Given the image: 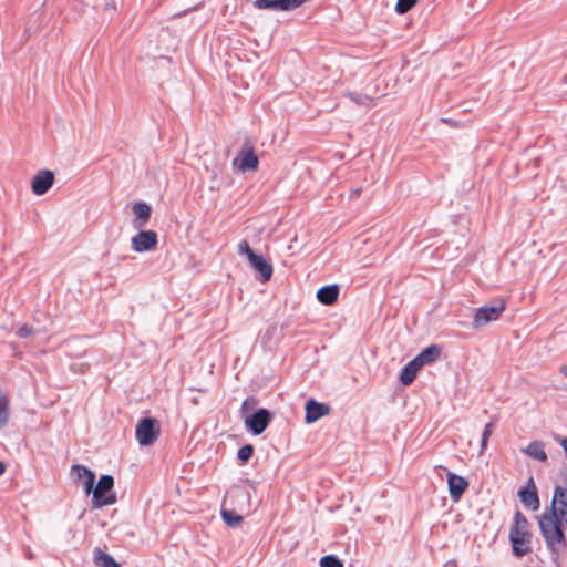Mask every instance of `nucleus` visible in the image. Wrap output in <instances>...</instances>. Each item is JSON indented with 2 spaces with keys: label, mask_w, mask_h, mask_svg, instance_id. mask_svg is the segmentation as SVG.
Masks as SVG:
<instances>
[{
  "label": "nucleus",
  "mask_w": 567,
  "mask_h": 567,
  "mask_svg": "<svg viewBox=\"0 0 567 567\" xmlns=\"http://www.w3.org/2000/svg\"><path fill=\"white\" fill-rule=\"evenodd\" d=\"M422 369L419 361L414 358L401 371L400 381L403 385H410Z\"/></svg>",
  "instance_id": "obj_16"
},
{
  "label": "nucleus",
  "mask_w": 567,
  "mask_h": 567,
  "mask_svg": "<svg viewBox=\"0 0 567 567\" xmlns=\"http://www.w3.org/2000/svg\"><path fill=\"white\" fill-rule=\"evenodd\" d=\"M527 519L519 512L515 515V525L511 528L509 540L513 546V553L517 557H522L529 551L526 546L528 533H527Z\"/></svg>",
  "instance_id": "obj_3"
},
{
  "label": "nucleus",
  "mask_w": 567,
  "mask_h": 567,
  "mask_svg": "<svg viewBox=\"0 0 567 567\" xmlns=\"http://www.w3.org/2000/svg\"><path fill=\"white\" fill-rule=\"evenodd\" d=\"M18 336L20 338H28L30 336H32L33 331L32 329L28 326V324H22L19 329H18Z\"/></svg>",
  "instance_id": "obj_30"
},
{
  "label": "nucleus",
  "mask_w": 567,
  "mask_h": 567,
  "mask_svg": "<svg viewBox=\"0 0 567 567\" xmlns=\"http://www.w3.org/2000/svg\"><path fill=\"white\" fill-rule=\"evenodd\" d=\"M360 192H361V189H360V188H357V189H354V190H353V194H354L355 196H359Z\"/></svg>",
  "instance_id": "obj_37"
},
{
  "label": "nucleus",
  "mask_w": 567,
  "mask_h": 567,
  "mask_svg": "<svg viewBox=\"0 0 567 567\" xmlns=\"http://www.w3.org/2000/svg\"><path fill=\"white\" fill-rule=\"evenodd\" d=\"M221 516L226 525H228L229 527H236L243 520V517L236 514L234 511L223 509Z\"/></svg>",
  "instance_id": "obj_23"
},
{
  "label": "nucleus",
  "mask_w": 567,
  "mask_h": 567,
  "mask_svg": "<svg viewBox=\"0 0 567 567\" xmlns=\"http://www.w3.org/2000/svg\"><path fill=\"white\" fill-rule=\"evenodd\" d=\"M114 487L113 476L105 474L100 477L96 485H93L92 494V507L101 508L107 505L116 503V495L112 492Z\"/></svg>",
  "instance_id": "obj_2"
},
{
  "label": "nucleus",
  "mask_w": 567,
  "mask_h": 567,
  "mask_svg": "<svg viewBox=\"0 0 567 567\" xmlns=\"http://www.w3.org/2000/svg\"><path fill=\"white\" fill-rule=\"evenodd\" d=\"M6 471V465L0 461V475H2Z\"/></svg>",
  "instance_id": "obj_36"
},
{
  "label": "nucleus",
  "mask_w": 567,
  "mask_h": 567,
  "mask_svg": "<svg viewBox=\"0 0 567 567\" xmlns=\"http://www.w3.org/2000/svg\"><path fill=\"white\" fill-rule=\"evenodd\" d=\"M447 484L451 498L455 502L461 498L468 486V482L464 477L452 472H447Z\"/></svg>",
  "instance_id": "obj_12"
},
{
  "label": "nucleus",
  "mask_w": 567,
  "mask_h": 567,
  "mask_svg": "<svg viewBox=\"0 0 567 567\" xmlns=\"http://www.w3.org/2000/svg\"><path fill=\"white\" fill-rule=\"evenodd\" d=\"M505 301L498 300L493 305H485L475 311L473 327L481 328L497 320L505 310Z\"/></svg>",
  "instance_id": "obj_5"
},
{
  "label": "nucleus",
  "mask_w": 567,
  "mask_h": 567,
  "mask_svg": "<svg viewBox=\"0 0 567 567\" xmlns=\"http://www.w3.org/2000/svg\"><path fill=\"white\" fill-rule=\"evenodd\" d=\"M10 403L7 394L0 389V429L9 422Z\"/></svg>",
  "instance_id": "obj_22"
},
{
  "label": "nucleus",
  "mask_w": 567,
  "mask_h": 567,
  "mask_svg": "<svg viewBox=\"0 0 567 567\" xmlns=\"http://www.w3.org/2000/svg\"><path fill=\"white\" fill-rule=\"evenodd\" d=\"M135 216V227H143L150 219L151 207L145 203H137L132 208Z\"/></svg>",
  "instance_id": "obj_19"
},
{
  "label": "nucleus",
  "mask_w": 567,
  "mask_h": 567,
  "mask_svg": "<svg viewBox=\"0 0 567 567\" xmlns=\"http://www.w3.org/2000/svg\"><path fill=\"white\" fill-rule=\"evenodd\" d=\"M238 254L239 255H245L247 257V259L249 260L252 256H255L256 254L251 250L249 244L247 240H241L239 244H238Z\"/></svg>",
  "instance_id": "obj_29"
},
{
  "label": "nucleus",
  "mask_w": 567,
  "mask_h": 567,
  "mask_svg": "<svg viewBox=\"0 0 567 567\" xmlns=\"http://www.w3.org/2000/svg\"><path fill=\"white\" fill-rule=\"evenodd\" d=\"M307 0H255L258 10L290 11L301 7Z\"/></svg>",
  "instance_id": "obj_6"
},
{
  "label": "nucleus",
  "mask_w": 567,
  "mask_h": 567,
  "mask_svg": "<svg viewBox=\"0 0 567 567\" xmlns=\"http://www.w3.org/2000/svg\"><path fill=\"white\" fill-rule=\"evenodd\" d=\"M416 2L417 0H398L395 4V11L399 14L406 13L416 4Z\"/></svg>",
  "instance_id": "obj_24"
},
{
  "label": "nucleus",
  "mask_w": 567,
  "mask_h": 567,
  "mask_svg": "<svg viewBox=\"0 0 567 567\" xmlns=\"http://www.w3.org/2000/svg\"><path fill=\"white\" fill-rule=\"evenodd\" d=\"M559 444L561 446V449L564 450V452L566 453L567 455V437H563L559 440Z\"/></svg>",
  "instance_id": "obj_33"
},
{
  "label": "nucleus",
  "mask_w": 567,
  "mask_h": 567,
  "mask_svg": "<svg viewBox=\"0 0 567 567\" xmlns=\"http://www.w3.org/2000/svg\"><path fill=\"white\" fill-rule=\"evenodd\" d=\"M494 424L487 423L483 430L482 439H481V453H483L487 447V442L493 433Z\"/></svg>",
  "instance_id": "obj_26"
},
{
  "label": "nucleus",
  "mask_w": 567,
  "mask_h": 567,
  "mask_svg": "<svg viewBox=\"0 0 567 567\" xmlns=\"http://www.w3.org/2000/svg\"><path fill=\"white\" fill-rule=\"evenodd\" d=\"M339 296V287L337 285L324 286L317 291L318 300L326 306L333 305Z\"/></svg>",
  "instance_id": "obj_17"
},
{
  "label": "nucleus",
  "mask_w": 567,
  "mask_h": 567,
  "mask_svg": "<svg viewBox=\"0 0 567 567\" xmlns=\"http://www.w3.org/2000/svg\"><path fill=\"white\" fill-rule=\"evenodd\" d=\"M319 564L320 567H343L342 561L333 555L323 556Z\"/></svg>",
  "instance_id": "obj_25"
},
{
  "label": "nucleus",
  "mask_w": 567,
  "mask_h": 567,
  "mask_svg": "<svg viewBox=\"0 0 567 567\" xmlns=\"http://www.w3.org/2000/svg\"><path fill=\"white\" fill-rule=\"evenodd\" d=\"M157 246V234L154 230H141L132 238V248L136 252H144Z\"/></svg>",
  "instance_id": "obj_9"
},
{
  "label": "nucleus",
  "mask_w": 567,
  "mask_h": 567,
  "mask_svg": "<svg viewBox=\"0 0 567 567\" xmlns=\"http://www.w3.org/2000/svg\"><path fill=\"white\" fill-rule=\"evenodd\" d=\"M349 96L351 97V100H353L355 103H359V104H362L365 101L370 100L367 95H355V94L350 93Z\"/></svg>",
  "instance_id": "obj_32"
},
{
  "label": "nucleus",
  "mask_w": 567,
  "mask_h": 567,
  "mask_svg": "<svg viewBox=\"0 0 567 567\" xmlns=\"http://www.w3.org/2000/svg\"><path fill=\"white\" fill-rule=\"evenodd\" d=\"M563 525L567 526V488L556 486L549 511L539 517L540 533L553 553L566 547Z\"/></svg>",
  "instance_id": "obj_1"
},
{
  "label": "nucleus",
  "mask_w": 567,
  "mask_h": 567,
  "mask_svg": "<svg viewBox=\"0 0 567 567\" xmlns=\"http://www.w3.org/2000/svg\"><path fill=\"white\" fill-rule=\"evenodd\" d=\"M270 420V412L266 409H259L252 415L245 417V424L255 435H259L267 429Z\"/></svg>",
  "instance_id": "obj_8"
},
{
  "label": "nucleus",
  "mask_w": 567,
  "mask_h": 567,
  "mask_svg": "<svg viewBox=\"0 0 567 567\" xmlns=\"http://www.w3.org/2000/svg\"><path fill=\"white\" fill-rule=\"evenodd\" d=\"M71 474L78 478H83L84 492L87 495L91 494V491H93V485L95 484L94 472L84 465L76 464L71 467Z\"/></svg>",
  "instance_id": "obj_13"
},
{
  "label": "nucleus",
  "mask_w": 567,
  "mask_h": 567,
  "mask_svg": "<svg viewBox=\"0 0 567 567\" xmlns=\"http://www.w3.org/2000/svg\"><path fill=\"white\" fill-rule=\"evenodd\" d=\"M94 563L99 567H120L115 559L100 548L94 549Z\"/></svg>",
  "instance_id": "obj_21"
},
{
  "label": "nucleus",
  "mask_w": 567,
  "mask_h": 567,
  "mask_svg": "<svg viewBox=\"0 0 567 567\" xmlns=\"http://www.w3.org/2000/svg\"><path fill=\"white\" fill-rule=\"evenodd\" d=\"M530 483L533 486L532 489H529V488L522 489L519 492V496L525 506L535 511L539 507V498H538L533 478H530Z\"/></svg>",
  "instance_id": "obj_20"
},
{
  "label": "nucleus",
  "mask_w": 567,
  "mask_h": 567,
  "mask_svg": "<svg viewBox=\"0 0 567 567\" xmlns=\"http://www.w3.org/2000/svg\"><path fill=\"white\" fill-rule=\"evenodd\" d=\"M250 266L260 274L262 281H268L274 272L272 266L261 255H255L249 260Z\"/></svg>",
  "instance_id": "obj_14"
},
{
  "label": "nucleus",
  "mask_w": 567,
  "mask_h": 567,
  "mask_svg": "<svg viewBox=\"0 0 567 567\" xmlns=\"http://www.w3.org/2000/svg\"><path fill=\"white\" fill-rule=\"evenodd\" d=\"M54 183V174L49 169L39 171L31 182L32 192L38 195H44Z\"/></svg>",
  "instance_id": "obj_10"
},
{
  "label": "nucleus",
  "mask_w": 567,
  "mask_h": 567,
  "mask_svg": "<svg viewBox=\"0 0 567 567\" xmlns=\"http://www.w3.org/2000/svg\"><path fill=\"white\" fill-rule=\"evenodd\" d=\"M330 413V406L310 399L306 403V423L311 424Z\"/></svg>",
  "instance_id": "obj_11"
},
{
  "label": "nucleus",
  "mask_w": 567,
  "mask_h": 567,
  "mask_svg": "<svg viewBox=\"0 0 567 567\" xmlns=\"http://www.w3.org/2000/svg\"><path fill=\"white\" fill-rule=\"evenodd\" d=\"M560 373L565 377H567V365H561L560 367Z\"/></svg>",
  "instance_id": "obj_34"
},
{
  "label": "nucleus",
  "mask_w": 567,
  "mask_h": 567,
  "mask_svg": "<svg viewBox=\"0 0 567 567\" xmlns=\"http://www.w3.org/2000/svg\"><path fill=\"white\" fill-rule=\"evenodd\" d=\"M258 157L255 154L254 147L249 143H245L238 156L234 159V165L240 172L256 171L258 168Z\"/></svg>",
  "instance_id": "obj_7"
},
{
  "label": "nucleus",
  "mask_w": 567,
  "mask_h": 567,
  "mask_svg": "<svg viewBox=\"0 0 567 567\" xmlns=\"http://www.w3.org/2000/svg\"><path fill=\"white\" fill-rule=\"evenodd\" d=\"M254 454V447L250 444H246L238 450L237 457L241 462H247Z\"/></svg>",
  "instance_id": "obj_27"
},
{
  "label": "nucleus",
  "mask_w": 567,
  "mask_h": 567,
  "mask_svg": "<svg viewBox=\"0 0 567 567\" xmlns=\"http://www.w3.org/2000/svg\"><path fill=\"white\" fill-rule=\"evenodd\" d=\"M441 354V348L436 344L429 346L424 350H422L415 359L419 361L421 367L430 364L439 359Z\"/></svg>",
  "instance_id": "obj_18"
},
{
  "label": "nucleus",
  "mask_w": 567,
  "mask_h": 567,
  "mask_svg": "<svg viewBox=\"0 0 567 567\" xmlns=\"http://www.w3.org/2000/svg\"><path fill=\"white\" fill-rule=\"evenodd\" d=\"M257 404V400L255 398H248L246 399L240 408L241 414L244 417L248 416V413L254 410V408Z\"/></svg>",
  "instance_id": "obj_28"
},
{
  "label": "nucleus",
  "mask_w": 567,
  "mask_h": 567,
  "mask_svg": "<svg viewBox=\"0 0 567 567\" xmlns=\"http://www.w3.org/2000/svg\"><path fill=\"white\" fill-rule=\"evenodd\" d=\"M522 452L530 458L545 463L548 457L545 451V443L539 440L532 441Z\"/></svg>",
  "instance_id": "obj_15"
},
{
  "label": "nucleus",
  "mask_w": 567,
  "mask_h": 567,
  "mask_svg": "<svg viewBox=\"0 0 567 567\" xmlns=\"http://www.w3.org/2000/svg\"><path fill=\"white\" fill-rule=\"evenodd\" d=\"M161 427L158 422L152 417L142 419L135 429V436L140 445L150 446L158 437Z\"/></svg>",
  "instance_id": "obj_4"
},
{
  "label": "nucleus",
  "mask_w": 567,
  "mask_h": 567,
  "mask_svg": "<svg viewBox=\"0 0 567 567\" xmlns=\"http://www.w3.org/2000/svg\"><path fill=\"white\" fill-rule=\"evenodd\" d=\"M205 166H206V169L212 173V177H216L219 173H220V165L218 163H214L212 165V167H209L206 163H205Z\"/></svg>",
  "instance_id": "obj_31"
},
{
  "label": "nucleus",
  "mask_w": 567,
  "mask_h": 567,
  "mask_svg": "<svg viewBox=\"0 0 567 567\" xmlns=\"http://www.w3.org/2000/svg\"><path fill=\"white\" fill-rule=\"evenodd\" d=\"M105 9H106V10H109V9L115 10V9H116L115 3H114V2H112V3H107V4L105 6Z\"/></svg>",
  "instance_id": "obj_35"
}]
</instances>
